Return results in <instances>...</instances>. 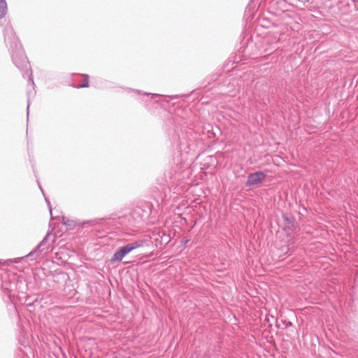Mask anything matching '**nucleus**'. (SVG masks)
<instances>
[{
    "label": "nucleus",
    "instance_id": "nucleus-1",
    "mask_svg": "<svg viewBox=\"0 0 358 358\" xmlns=\"http://www.w3.org/2000/svg\"><path fill=\"white\" fill-rule=\"evenodd\" d=\"M3 33L5 44L10 52L13 64L21 71L24 78L25 75H28V83L33 86L34 90L35 84L29 62L24 54L20 40L15 35V31L9 22H6L4 24Z\"/></svg>",
    "mask_w": 358,
    "mask_h": 358
},
{
    "label": "nucleus",
    "instance_id": "nucleus-2",
    "mask_svg": "<svg viewBox=\"0 0 358 358\" xmlns=\"http://www.w3.org/2000/svg\"><path fill=\"white\" fill-rule=\"evenodd\" d=\"M50 236V233H48L43 240L38 244V245L31 250L28 255L24 257L17 258L15 259V263H19L22 259L30 258L31 260L36 259L40 257V255L45 250H48L49 244L48 243V237Z\"/></svg>",
    "mask_w": 358,
    "mask_h": 358
},
{
    "label": "nucleus",
    "instance_id": "nucleus-3",
    "mask_svg": "<svg viewBox=\"0 0 358 358\" xmlns=\"http://www.w3.org/2000/svg\"><path fill=\"white\" fill-rule=\"evenodd\" d=\"M266 177V174L262 171L251 173L248 176L245 186L248 187H257L260 185Z\"/></svg>",
    "mask_w": 358,
    "mask_h": 358
},
{
    "label": "nucleus",
    "instance_id": "nucleus-4",
    "mask_svg": "<svg viewBox=\"0 0 358 358\" xmlns=\"http://www.w3.org/2000/svg\"><path fill=\"white\" fill-rule=\"evenodd\" d=\"M284 221L283 229L289 231H294L295 229V217L290 213H283L282 215Z\"/></svg>",
    "mask_w": 358,
    "mask_h": 358
},
{
    "label": "nucleus",
    "instance_id": "nucleus-5",
    "mask_svg": "<svg viewBox=\"0 0 358 358\" xmlns=\"http://www.w3.org/2000/svg\"><path fill=\"white\" fill-rule=\"evenodd\" d=\"M130 252L129 250V248L127 245H123L119 248L113 254V257L110 259V263L115 264L116 262H120L122 260V259Z\"/></svg>",
    "mask_w": 358,
    "mask_h": 358
},
{
    "label": "nucleus",
    "instance_id": "nucleus-6",
    "mask_svg": "<svg viewBox=\"0 0 358 358\" xmlns=\"http://www.w3.org/2000/svg\"><path fill=\"white\" fill-rule=\"evenodd\" d=\"M105 220H106V218H104V217L96 218L94 220H87V221H83L82 222H79V225H83V227L99 226L101 224V222Z\"/></svg>",
    "mask_w": 358,
    "mask_h": 358
},
{
    "label": "nucleus",
    "instance_id": "nucleus-7",
    "mask_svg": "<svg viewBox=\"0 0 358 358\" xmlns=\"http://www.w3.org/2000/svg\"><path fill=\"white\" fill-rule=\"evenodd\" d=\"M145 244V240H137L131 243H127L126 245L129 248V252L143 246Z\"/></svg>",
    "mask_w": 358,
    "mask_h": 358
},
{
    "label": "nucleus",
    "instance_id": "nucleus-8",
    "mask_svg": "<svg viewBox=\"0 0 358 358\" xmlns=\"http://www.w3.org/2000/svg\"><path fill=\"white\" fill-rule=\"evenodd\" d=\"M7 3L6 0H0V19L5 17L7 13Z\"/></svg>",
    "mask_w": 358,
    "mask_h": 358
},
{
    "label": "nucleus",
    "instance_id": "nucleus-9",
    "mask_svg": "<svg viewBox=\"0 0 358 358\" xmlns=\"http://www.w3.org/2000/svg\"><path fill=\"white\" fill-rule=\"evenodd\" d=\"M62 223L64 225L69 226L70 227H75L76 225H79V223H76L73 220H70L64 216L62 217Z\"/></svg>",
    "mask_w": 358,
    "mask_h": 358
},
{
    "label": "nucleus",
    "instance_id": "nucleus-10",
    "mask_svg": "<svg viewBox=\"0 0 358 358\" xmlns=\"http://www.w3.org/2000/svg\"><path fill=\"white\" fill-rule=\"evenodd\" d=\"M81 76L84 78V82L83 84H80L77 86V88H85L89 87V76L87 74H81Z\"/></svg>",
    "mask_w": 358,
    "mask_h": 358
},
{
    "label": "nucleus",
    "instance_id": "nucleus-11",
    "mask_svg": "<svg viewBox=\"0 0 358 358\" xmlns=\"http://www.w3.org/2000/svg\"><path fill=\"white\" fill-rule=\"evenodd\" d=\"M132 90L134 91V90ZM135 92H138L139 94H143V96L145 97L150 96L151 99H153L156 97L162 96L161 94H159L145 93V92H143L142 91H140V90H135Z\"/></svg>",
    "mask_w": 358,
    "mask_h": 358
},
{
    "label": "nucleus",
    "instance_id": "nucleus-12",
    "mask_svg": "<svg viewBox=\"0 0 358 358\" xmlns=\"http://www.w3.org/2000/svg\"><path fill=\"white\" fill-rule=\"evenodd\" d=\"M162 240L164 241L165 244H167L170 241V237L164 234V237H162Z\"/></svg>",
    "mask_w": 358,
    "mask_h": 358
},
{
    "label": "nucleus",
    "instance_id": "nucleus-13",
    "mask_svg": "<svg viewBox=\"0 0 358 358\" xmlns=\"http://www.w3.org/2000/svg\"><path fill=\"white\" fill-rule=\"evenodd\" d=\"M31 92H27V115L29 114V97L31 96Z\"/></svg>",
    "mask_w": 358,
    "mask_h": 358
},
{
    "label": "nucleus",
    "instance_id": "nucleus-14",
    "mask_svg": "<svg viewBox=\"0 0 358 358\" xmlns=\"http://www.w3.org/2000/svg\"><path fill=\"white\" fill-rule=\"evenodd\" d=\"M45 201L48 203V205L49 209H50V215H52V208L50 207V202L46 198H45Z\"/></svg>",
    "mask_w": 358,
    "mask_h": 358
},
{
    "label": "nucleus",
    "instance_id": "nucleus-15",
    "mask_svg": "<svg viewBox=\"0 0 358 358\" xmlns=\"http://www.w3.org/2000/svg\"><path fill=\"white\" fill-rule=\"evenodd\" d=\"M36 302H37V299H36V300H35L34 301H33V302H29V303H27V306H29V307L32 306H34V303H36Z\"/></svg>",
    "mask_w": 358,
    "mask_h": 358
},
{
    "label": "nucleus",
    "instance_id": "nucleus-16",
    "mask_svg": "<svg viewBox=\"0 0 358 358\" xmlns=\"http://www.w3.org/2000/svg\"><path fill=\"white\" fill-rule=\"evenodd\" d=\"M178 97H179V96H178V95H174V96H171V98L172 99H178Z\"/></svg>",
    "mask_w": 358,
    "mask_h": 358
},
{
    "label": "nucleus",
    "instance_id": "nucleus-17",
    "mask_svg": "<svg viewBox=\"0 0 358 358\" xmlns=\"http://www.w3.org/2000/svg\"><path fill=\"white\" fill-rule=\"evenodd\" d=\"M37 182H38V186H39L40 189L41 190L42 193L44 194L43 190V189H42V187H41V185H40L39 182H38V181H37Z\"/></svg>",
    "mask_w": 358,
    "mask_h": 358
},
{
    "label": "nucleus",
    "instance_id": "nucleus-18",
    "mask_svg": "<svg viewBox=\"0 0 358 358\" xmlns=\"http://www.w3.org/2000/svg\"><path fill=\"white\" fill-rule=\"evenodd\" d=\"M292 322H288V323L287 324V326H292Z\"/></svg>",
    "mask_w": 358,
    "mask_h": 358
},
{
    "label": "nucleus",
    "instance_id": "nucleus-19",
    "mask_svg": "<svg viewBox=\"0 0 358 358\" xmlns=\"http://www.w3.org/2000/svg\"><path fill=\"white\" fill-rule=\"evenodd\" d=\"M180 149L182 151V145H181V144L180 145Z\"/></svg>",
    "mask_w": 358,
    "mask_h": 358
},
{
    "label": "nucleus",
    "instance_id": "nucleus-20",
    "mask_svg": "<svg viewBox=\"0 0 358 358\" xmlns=\"http://www.w3.org/2000/svg\"><path fill=\"white\" fill-rule=\"evenodd\" d=\"M29 298H27V299H26V301H29Z\"/></svg>",
    "mask_w": 358,
    "mask_h": 358
},
{
    "label": "nucleus",
    "instance_id": "nucleus-21",
    "mask_svg": "<svg viewBox=\"0 0 358 358\" xmlns=\"http://www.w3.org/2000/svg\"><path fill=\"white\" fill-rule=\"evenodd\" d=\"M0 264H1V260L0 259Z\"/></svg>",
    "mask_w": 358,
    "mask_h": 358
},
{
    "label": "nucleus",
    "instance_id": "nucleus-22",
    "mask_svg": "<svg viewBox=\"0 0 358 358\" xmlns=\"http://www.w3.org/2000/svg\"><path fill=\"white\" fill-rule=\"evenodd\" d=\"M113 358H117V357H113Z\"/></svg>",
    "mask_w": 358,
    "mask_h": 358
}]
</instances>
